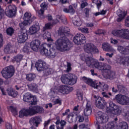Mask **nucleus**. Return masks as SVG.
I'll list each match as a JSON object with an SVG mask.
<instances>
[{
  "mask_svg": "<svg viewBox=\"0 0 129 129\" xmlns=\"http://www.w3.org/2000/svg\"><path fill=\"white\" fill-rule=\"evenodd\" d=\"M73 24L74 25V26H76L77 27H80V26L82 25V21L80 18L74 19L73 20Z\"/></svg>",
  "mask_w": 129,
  "mask_h": 129,
  "instance_id": "nucleus-39",
  "label": "nucleus"
},
{
  "mask_svg": "<svg viewBox=\"0 0 129 129\" xmlns=\"http://www.w3.org/2000/svg\"><path fill=\"white\" fill-rule=\"evenodd\" d=\"M52 24L51 23H48L45 24V27L43 28V31H46V30H49L52 28Z\"/></svg>",
  "mask_w": 129,
  "mask_h": 129,
  "instance_id": "nucleus-47",
  "label": "nucleus"
},
{
  "mask_svg": "<svg viewBox=\"0 0 129 129\" xmlns=\"http://www.w3.org/2000/svg\"><path fill=\"white\" fill-rule=\"evenodd\" d=\"M117 49L119 52L121 54H123V55H129V45L125 48L121 46H118Z\"/></svg>",
  "mask_w": 129,
  "mask_h": 129,
  "instance_id": "nucleus-26",
  "label": "nucleus"
},
{
  "mask_svg": "<svg viewBox=\"0 0 129 129\" xmlns=\"http://www.w3.org/2000/svg\"><path fill=\"white\" fill-rule=\"evenodd\" d=\"M40 53L41 55H45L49 58H55V56H56L55 50H53V48H50L49 50H48V49L46 48L45 47H43V48L41 49Z\"/></svg>",
  "mask_w": 129,
  "mask_h": 129,
  "instance_id": "nucleus-13",
  "label": "nucleus"
},
{
  "mask_svg": "<svg viewBox=\"0 0 129 129\" xmlns=\"http://www.w3.org/2000/svg\"><path fill=\"white\" fill-rule=\"evenodd\" d=\"M70 33V29L68 27H60L58 30V35L61 37L58 38L55 41V45L57 50H60L61 52L63 51H68L69 50V39L66 37L67 34Z\"/></svg>",
  "mask_w": 129,
  "mask_h": 129,
  "instance_id": "nucleus-1",
  "label": "nucleus"
},
{
  "mask_svg": "<svg viewBox=\"0 0 129 129\" xmlns=\"http://www.w3.org/2000/svg\"><path fill=\"white\" fill-rule=\"evenodd\" d=\"M117 88L120 92H122L123 93L125 90V88L122 85H117Z\"/></svg>",
  "mask_w": 129,
  "mask_h": 129,
  "instance_id": "nucleus-46",
  "label": "nucleus"
},
{
  "mask_svg": "<svg viewBox=\"0 0 129 129\" xmlns=\"http://www.w3.org/2000/svg\"><path fill=\"white\" fill-rule=\"evenodd\" d=\"M5 16V11L0 7V20H2Z\"/></svg>",
  "mask_w": 129,
  "mask_h": 129,
  "instance_id": "nucleus-53",
  "label": "nucleus"
},
{
  "mask_svg": "<svg viewBox=\"0 0 129 129\" xmlns=\"http://www.w3.org/2000/svg\"><path fill=\"white\" fill-rule=\"evenodd\" d=\"M111 112L115 115H119L121 113V108L117 105Z\"/></svg>",
  "mask_w": 129,
  "mask_h": 129,
  "instance_id": "nucleus-32",
  "label": "nucleus"
},
{
  "mask_svg": "<svg viewBox=\"0 0 129 129\" xmlns=\"http://www.w3.org/2000/svg\"><path fill=\"white\" fill-rule=\"evenodd\" d=\"M82 80L85 82V83H87V84H88L91 87L94 88V89H97L98 91H100V90L104 91V90H107V89H108V85L104 83H97L93 81L91 79L87 78L85 77L82 78Z\"/></svg>",
  "mask_w": 129,
  "mask_h": 129,
  "instance_id": "nucleus-3",
  "label": "nucleus"
},
{
  "mask_svg": "<svg viewBox=\"0 0 129 129\" xmlns=\"http://www.w3.org/2000/svg\"><path fill=\"white\" fill-rule=\"evenodd\" d=\"M6 127L7 129H12V124H10V123H7L6 124Z\"/></svg>",
  "mask_w": 129,
  "mask_h": 129,
  "instance_id": "nucleus-64",
  "label": "nucleus"
},
{
  "mask_svg": "<svg viewBox=\"0 0 129 129\" xmlns=\"http://www.w3.org/2000/svg\"><path fill=\"white\" fill-rule=\"evenodd\" d=\"M40 7L45 11V10H47L48 8V4L46 3V2L42 3L40 5Z\"/></svg>",
  "mask_w": 129,
  "mask_h": 129,
  "instance_id": "nucleus-52",
  "label": "nucleus"
},
{
  "mask_svg": "<svg viewBox=\"0 0 129 129\" xmlns=\"http://www.w3.org/2000/svg\"><path fill=\"white\" fill-rule=\"evenodd\" d=\"M120 127L121 129H128V125L126 122H121L120 123Z\"/></svg>",
  "mask_w": 129,
  "mask_h": 129,
  "instance_id": "nucleus-44",
  "label": "nucleus"
},
{
  "mask_svg": "<svg viewBox=\"0 0 129 129\" xmlns=\"http://www.w3.org/2000/svg\"><path fill=\"white\" fill-rule=\"evenodd\" d=\"M67 72H70V71H71V63L69 62H67Z\"/></svg>",
  "mask_w": 129,
  "mask_h": 129,
  "instance_id": "nucleus-54",
  "label": "nucleus"
},
{
  "mask_svg": "<svg viewBox=\"0 0 129 129\" xmlns=\"http://www.w3.org/2000/svg\"><path fill=\"white\" fill-rule=\"evenodd\" d=\"M30 90L33 91L34 92H38V85L36 83H32L27 85Z\"/></svg>",
  "mask_w": 129,
  "mask_h": 129,
  "instance_id": "nucleus-30",
  "label": "nucleus"
},
{
  "mask_svg": "<svg viewBox=\"0 0 129 129\" xmlns=\"http://www.w3.org/2000/svg\"><path fill=\"white\" fill-rule=\"evenodd\" d=\"M117 15L118 16L119 18H124V17H125V12H124V11L119 9L117 11Z\"/></svg>",
  "mask_w": 129,
  "mask_h": 129,
  "instance_id": "nucleus-43",
  "label": "nucleus"
},
{
  "mask_svg": "<svg viewBox=\"0 0 129 129\" xmlns=\"http://www.w3.org/2000/svg\"><path fill=\"white\" fill-rule=\"evenodd\" d=\"M78 29L82 33H85V34H88L89 33V29L87 28H79Z\"/></svg>",
  "mask_w": 129,
  "mask_h": 129,
  "instance_id": "nucleus-49",
  "label": "nucleus"
},
{
  "mask_svg": "<svg viewBox=\"0 0 129 129\" xmlns=\"http://www.w3.org/2000/svg\"><path fill=\"white\" fill-rule=\"evenodd\" d=\"M4 52L6 54H10L13 53V47L10 44H8L4 48Z\"/></svg>",
  "mask_w": 129,
  "mask_h": 129,
  "instance_id": "nucleus-36",
  "label": "nucleus"
},
{
  "mask_svg": "<svg viewBox=\"0 0 129 129\" xmlns=\"http://www.w3.org/2000/svg\"><path fill=\"white\" fill-rule=\"evenodd\" d=\"M44 112V108L41 106H35L30 107L28 109L21 110L19 112V117H24V116H28V115H35L37 113H43Z\"/></svg>",
  "mask_w": 129,
  "mask_h": 129,
  "instance_id": "nucleus-2",
  "label": "nucleus"
},
{
  "mask_svg": "<svg viewBox=\"0 0 129 129\" xmlns=\"http://www.w3.org/2000/svg\"><path fill=\"white\" fill-rule=\"evenodd\" d=\"M85 61L86 62V64H87L88 67H91L93 65L94 58L89 56L87 57V59Z\"/></svg>",
  "mask_w": 129,
  "mask_h": 129,
  "instance_id": "nucleus-33",
  "label": "nucleus"
},
{
  "mask_svg": "<svg viewBox=\"0 0 129 129\" xmlns=\"http://www.w3.org/2000/svg\"><path fill=\"white\" fill-rule=\"evenodd\" d=\"M102 62H99L98 60L94 59L93 62V66H94L95 68L101 70V68L102 67Z\"/></svg>",
  "mask_w": 129,
  "mask_h": 129,
  "instance_id": "nucleus-34",
  "label": "nucleus"
},
{
  "mask_svg": "<svg viewBox=\"0 0 129 129\" xmlns=\"http://www.w3.org/2000/svg\"><path fill=\"white\" fill-rule=\"evenodd\" d=\"M89 12H90V9L89 8H86L84 9V13L86 18H88V17H89Z\"/></svg>",
  "mask_w": 129,
  "mask_h": 129,
  "instance_id": "nucleus-51",
  "label": "nucleus"
},
{
  "mask_svg": "<svg viewBox=\"0 0 129 129\" xmlns=\"http://www.w3.org/2000/svg\"><path fill=\"white\" fill-rule=\"evenodd\" d=\"M45 12V10L44 9L41 8L40 10L37 11L38 14V16H44V13Z\"/></svg>",
  "mask_w": 129,
  "mask_h": 129,
  "instance_id": "nucleus-56",
  "label": "nucleus"
},
{
  "mask_svg": "<svg viewBox=\"0 0 129 129\" xmlns=\"http://www.w3.org/2000/svg\"><path fill=\"white\" fill-rule=\"evenodd\" d=\"M105 78L106 79H113L115 78V72L110 70L109 72L106 73L105 74Z\"/></svg>",
  "mask_w": 129,
  "mask_h": 129,
  "instance_id": "nucleus-29",
  "label": "nucleus"
},
{
  "mask_svg": "<svg viewBox=\"0 0 129 129\" xmlns=\"http://www.w3.org/2000/svg\"><path fill=\"white\" fill-rule=\"evenodd\" d=\"M57 120L55 122L56 127L57 129H64V126L67 124V122L66 121L64 120H61L60 121V119L58 117H56Z\"/></svg>",
  "mask_w": 129,
  "mask_h": 129,
  "instance_id": "nucleus-19",
  "label": "nucleus"
},
{
  "mask_svg": "<svg viewBox=\"0 0 129 129\" xmlns=\"http://www.w3.org/2000/svg\"><path fill=\"white\" fill-rule=\"evenodd\" d=\"M23 55L18 54L14 57L12 59V62H16L17 63H20L23 59Z\"/></svg>",
  "mask_w": 129,
  "mask_h": 129,
  "instance_id": "nucleus-35",
  "label": "nucleus"
},
{
  "mask_svg": "<svg viewBox=\"0 0 129 129\" xmlns=\"http://www.w3.org/2000/svg\"><path fill=\"white\" fill-rule=\"evenodd\" d=\"M98 123L96 124L97 126V129H100L101 126H105L104 123L108 121V115L106 113H103L102 112H98Z\"/></svg>",
  "mask_w": 129,
  "mask_h": 129,
  "instance_id": "nucleus-5",
  "label": "nucleus"
},
{
  "mask_svg": "<svg viewBox=\"0 0 129 129\" xmlns=\"http://www.w3.org/2000/svg\"><path fill=\"white\" fill-rule=\"evenodd\" d=\"M92 104L90 101H88L86 104V107L84 110V114L85 116H89L92 112Z\"/></svg>",
  "mask_w": 129,
  "mask_h": 129,
  "instance_id": "nucleus-20",
  "label": "nucleus"
},
{
  "mask_svg": "<svg viewBox=\"0 0 129 129\" xmlns=\"http://www.w3.org/2000/svg\"><path fill=\"white\" fill-rule=\"evenodd\" d=\"M111 69V66L109 64H107V63H103L102 64V67L101 68V70H102V72L104 73H107V72H109Z\"/></svg>",
  "mask_w": 129,
  "mask_h": 129,
  "instance_id": "nucleus-28",
  "label": "nucleus"
},
{
  "mask_svg": "<svg viewBox=\"0 0 129 129\" xmlns=\"http://www.w3.org/2000/svg\"><path fill=\"white\" fill-rule=\"evenodd\" d=\"M82 2L83 3L81 4V9H84L85 7L88 6V4L87 2H83V1H82Z\"/></svg>",
  "mask_w": 129,
  "mask_h": 129,
  "instance_id": "nucleus-59",
  "label": "nucleus"
},
{
  "mask_svg": "<svg viewBox=\"0 0 129 129\" xmlns=\"http://www.w3.org/2000/svg\"><path fill=\"white\" fill-rule=\"evenodd\" d=\"M61 81L63 84L74 85L77 82V76L72 74L63 75L61 77Z\"/></svg>",
  "mask_w": 129,
  "mask_h": 129,
  "instance_id": "nucleus-4",
  "label": "nucleus"
},
{
  "mask_svg": "<svg viewBox=\"0 0 129 129\" xmlns=\"http://www.w3.org/2000/svg\"><path fill=\"white\" fill-rule=\"evenodd\" d=\"M10 109L14 115H18V111H17L16 108L14 107L13 106H10Z\"/></svg>",
  "mask_w": 129,
  "mask_h": 129,
  "instance_id": "nucleus-48",
  "label": "nucleus"
},
{
  "mask_svg": "<svg viewBox=\"0 0 129 129\" xmlns=\"http://www.w3.org/2000/svg\"><path fill=\"white\" fill-rule=\"evenodd\" d=\"M77 96L79 99V100H83V92L81 91H79L77 92Z\"/></svg>",
  "mask_w": 129,
  "mask_h": 129,
  "instance_id": "nucleus-45",
  "label": "nucleus"
},
{
  "mask_svg": "<svg viewBox=\"0 0 129 129\" xmlns=\"http://www.w3.org/2000/svg\"><path fill=\"white\" fill-rule=\"evenodd\" d=\"M69 13L72 14L73 15L75 13V11L74 10V9H73V7L71 5L69 7Z\"/></svg>",
  "mask_w": 129,
  "mask_h": 129,
  "instance_id": "nucleus-55",
  "label": "nucleus"
},
{
  "mask_svg": "<svg viewBox=\"0 0 129 129\" xmlns=\"http://www.w3.org/2000/svg\"><path fill=\"white\" fill-rule=\"evenodd\" d=\"M115 99L119 104L121 105H128L129 98L125 95L118 94L115 96Z\"/></svg>",
  "mask_w": 129,
  "mask_h": 129,
  "instance_id": "nucleus-10",
  "label": "nucleus"
},
{
  "mask_svg": "<svg viewBox=\"0 0 129 129\" xmlns=\"http://www.w3.org/2000/svg\"><path fill=\"white\" fill-rule=\"evenodd\" d=\"M110 40L111 44H117L118 41L116 39L111 38Z\"/></svg>",
  "mask_w": 129,
  "mask_h": 129,
  "instance_id": "nucleus-63",
  "label": "nucleus"
},
{
  "mask_svg": "<svg viewBox=\"0 0 129 129\" xmlns=\"http://www.w3.org/2000/svg\"><path fill=\"white\" fill-rule=\"evenodd\" d=\"M36 78V75L34 74H28L26 75V79L28 81H33V80H35V79Z\"/></svg>",
  "mask_w": 129,
  "mask_h": 129,
  "instance_id": "nucleus-38",
  "label": "nucleus"
},
{
  "mask_svg": "<svg viewBox=\"0 0 129 129\" xmlns=\"http://www.w3.org/2000/svg\"><path fill=\"white\" fill-rule=\"evenodd\" d=\"M94 49V45L92 43H89L84 46V51L88 54H89V53H92Z\"/></svg>",
  "mask_w": 129,
  "mask_h": 129,
  "instance_id": "nucleus-24",
  "label": "nucleus"
},
{
  "mask_svg": "<svg viewBox=\"0 0 129 129\" xmlns=\"http://www.w3.org/2000/svg\"><path fill=\"white\" fill-rule=\"evenodd\" d=\"M4 41L3 38V34H0V48H2L3 47V41Z\"/></svg>",
  "mask_w": 129,
  "mask_h": 129,
  "instance_id": "nucleus-60",
  "label": "nucleus"
},
{
  "mask_svg": "<svg viewBox=\"0 0 129 129\" xmlns=\"http://www.w3.org/2000/svg\"><path fill=\"white\" fill-rule=\"evenodd\" d=\"M35 67L38 71H44L45 69H47L46 62L43 60L39 59L35 63Z\"/></svg>",
  "mask_w": 129,
  "mask_h": 129,
  "instance_id": "nucleus-15",
  "label": "nucleus"
},
{
  "mask_svg": "<svg viewBox=\"0 0 129 129\" xmlns=\"http://www.w3.org/2000/svg\"><path fill=\"white\" fill-rule=\"evenodd\" d=\"M78 118L79 119V122H83V121H84V117H83V116L79 115L78 116Z\"/></svg>",
  "mask_w": 129,
  "mask_h": 129,
  "instance_id": "nucleus-58",
  "label": "nucleus"
},
{
  "mask_svg": "<svg viewBox=\"0 0 129 129\" xmlns=\"http://www.w3.org/2000/svg\"><path fill=\"white\" fill-rule=\"evenodd\" d=\"M114 36L122 38L123 39H128L129 40V30L126 29H122L118 30L113 32Z\"/></svg>",
  "mask_w": 129,
  "mask_h": 129,
  "instance_id": "nucleus-7",
  "label": "nucleus"
},
{
  "mask_svg": "<svg viewBox=\"0 0 129 129\" xmlns=\"http://www.w3.org/2000/svg\"><path fill=\"white\" fill-rule=\"evenodd\" d=\"M54 104H57L58 103H61V99L60 98L56 99L53 101Z\"/></svg>",
  "mask_w": 129,
  "mask_h": 129,
  "instance_id": "nucleus-62",
  "label": "nucleus"
},
{
  "mask_svg": "<svg viewBox=\"0 0 129 129\" xmlns=\"http://www.w3.org/2000/svg\"><path fill=\"white\" fill-rule=\"evenodd\" d=\"M108 103L109 107H106V111L108 113H111V111H112L117 105L111 100L108 101Z\"/></svg>",
  "mask_w": 129,
  "mask_h": 129,
  "instance_id": "nucleus-22",
  "label": "nucleus"
},
{
  "mask_svg": "<svg viewBox=\"0 0 129 129\" xmlns=\"http://www.w3.org/2000/svg\"><path fill=\"white\" fill-rule=\"evenodd\" d=\"M102 48L104 51H106V52H115V50L114 48L108 43H104L102 44Z\"/></svg>",
  "mask_w": 129,
  "mask_h": 129,
  "instance_id": "nucleus-21",
  "label": "nucleus"
},
{
  "mask_svg": "<svg viewBox=\"0 0 129 129\" xmlns=\"http://www.w3.org/2000/svg\"><path fill=\"white\" fill-rule=\"evenodd\" d=\"M43 71L44 76H48L50 75V74L53 73V70H52V69L48 68V67H47V68Z\"/></svg>",
  "mask_w": 129,
  "mask_h": 129,
  "instance_id": "nucleus-40",
  "label": "nucleus"
},
{
  "mask_svg": "<svg viewBox=\"0 0 129 129\" xmlns=\"http://www.w3.org/2000/svg\"><path fill=\"white\" fill-rule=\"evenodd\" d=\"M8 95L10 96H12V97H17L18 95V92L12 88H8L7 89Z\"/></svg>",
  "mask_w": 129,
  "mask_h": 129,
  "instance_id": "nucleus-31",
  "label": "nucleus"
},
{
  "mask_svg": "<svg viewBox=\"0 0 129 129\" xmlns=\"http://www.w3.org/2000/svg\"><path fill=\"white\" fill-rule=\"evenodd\" d=\"M94 98H95V103L96 106L97 108L100 109H103L105 106L107 104L105 100L103 98L100 97H97L96 96H94Z\"/></svg>",
  "mask_w": 129,
  "mask_h": 129,
  "instance_id": "nucleus-12",
  "label": "nucleus"
},
{
  "mask_svg": "<svg viewBox=\"0 0 129 129\" xmlns=\"http://www.w3.org/2000/svg\"><path fill=\"white\" fill-rule=\"evenodd\" d=\"M73 41L76 45L85 44V43H86V37L82 33L77 34L74 37Z\"/></svg>",
  "mask_w": 129,
  "mask_h": 129,
  "instance_id": "nucleus-11",
  "label": "nucleus"
},
{
  "mask_svg": "<svg viewBox=\"0 0 129 129\" xmlns=\"http://www.w3.org/2000/svg\"><path fill=\"white\" fill-rule=\"evenodd\" d=\"M117 63L119 64H122V65H128L129 64V57L125 56L123 58H120L117 60Z\"/></svg>",
  "mask_w": 129,
  "mask_h": 129,
  "instance_id": "nucleus-27",
  "label": "nucleus"
},
{
  "mask_svg": "<svg viewBox=\"0 0 129 129\" xmlns=\"http://www.w3.org/2000/svg\"><path fill=\"white\" fill-rule=\"evenodd\" d=\"M41 42L40 40L38 39H35L32 40L30 44V48L33 50V51H37L40 47Z\"/></svg>",
  "mask_w": 129,
  "mask_h": 129,
  "instance_id": "nucleus-18",
  "label": "nucleus"
},
{
  "mask_svg": "<svg viewBox=\"0 0 129 129\" xmlns=\"http://www.w3.org/2000/svg\"><path fill=\"white\" fill-rule=\"evenodd\" d=\"M40 26L37 24L33 25L30 27L29 31L30 35L36 34L38 31H40Z\"/></svg>",
  "mask_w": 129,
  "mask_h": 129,
  "instance_id": "nucleus-23",
  "label": "nucleus"
},
{
  "mask_svg": "<svg viewBox=\"0 0 129 129\" xmlns=\"http://www.w3.org/2000/svg\"><path fill=\"white\" fill-rule=\"evenodd\" d=\"M6 32L8 36H13V34L15 33V30L12 27H9L6 30Z\"/></svg>",
  "mask_w": 129,
  "mask_h": 129,
  "instance_id": "nucleus-42",
  "label": "nucleus"
},
{
  "mask_svg": "<svg viewBox=\"0 0 129 129\" xmlns=\"http://www.w3.org/2000/svg\"><path fill=\"white\" fill-rule=\"evenodd\" d=\"M108 126L109 129L113 128L115 126H117V122L112 121L108 123Z\"/></svg>",
  "mask_w": 129,
  "mask_h": 129,
  "instance_id": "nucleus-41",
  "label": "nucleus"
},
{
  "mask_svg": "<svg viewBox=\"0 0 129 129\" xmlns=\"http://www.w3.org/2000/svg\"><path fill=\"white\" fill-rule=\"evenodd\" d=\"M30 22H29V21H26V20L25 21L24 20L23 22L20 23L19 25L20 28L21 29V32H22L23 30H26L25 29V27H26V26L28 25H30Z\"/></svg>",
  "mask_w": 129,
  "mask_h": 129,
  "instance_id": "nucleus-37",
  "label": "nucleus"
},
{
  "mask_svg": "<svg viewBox=\"0 0 129 129\" xmlns=\"http://www.w3.org/2000/svg\"><path fill=\"white\" fill-rule=\"evenodd\" d=\"M17 40L18 42L20 43V44H22V43H25V41L28 40L27 30H23L21 31V34L18 36Z\"/></svg>",
  "mask_w": 129,
  "mask_h": 129,
  "instance_id": "nucleus-16",
  "label": "nucleus"
},
{
  "mask_svg": "<svg viewBox=\"0 0 129 129\" xmlns=\"http://www.w3.org/2000/svg\"><path fill=\"white\" fill-rule=\"evenodd\" d=\"M95 34H96V35H101V34H103V31L101 29H98L95 31Z\"/></svg>",
  "mask_w": 129,
  "mask_h": 129,
  "instance_id": "nucleus-61",
  "label": "nucleus"
},
{
  "mask_svg": "<svg viewBox=\"0 0 129 129\" xmlns=\"http://www.w3.org/2000/svg\"><path fill=\"white\" fill-rule=\"evenodd\" d=\"M102 95L103 96V97H105V98H110V96H111V93H108V94L105 92H103L101 93ZM108 95H110L108 96Z\"/></svg>",
  "mask_w": 129,
  "mask_h": 129,
  "instance_id": "nucleus-50",
  "label": "nucleus"
},
{
  "mask_svg": "<svg viewBox=\"0 0 129 129\" xmlns=\"http://www.w3.org/2000/svg\"><path fill=\"white\" fill-rule=\"evenodd\" d=\"M3 77L5 79H9L12 78L15 74V69L13 66L7 67L3 69L1 72Z\"/></svg>",
  "mask_w": 129,
  "mask_h": 129,
  "instance_id": "nucleus-6",
  "label": "nucleus"
},
{
  "mask_svg": "<svg viewBox=\"0 0 129 129\" xmlns=\"http://www.w3.org/2000/svg\"><path fill=\"white\" fill-rule=\"evenodd\" d=\"M80 57H81V60H83V61H85L87 58V57H89V56H86V54L82 53L80 54Z\"/></svg>",
  "mask_w": 129,
  "mask_h": 129,
  "instance_id": "nucleus-57",
  "label": "nucleus"
},
{
  "mask_svg": "<svg viewBox=\"0 0 129 129\" xmlns=\"http://www.w3.org/2000/svg\"><path fill=\"white\" fill-rule=\"evenodd\" d=\"M41 121L42 117L41 116H36L30 119L29 123L31 125H35L36 127H38Z\"/></svg>",
  "mask_w": 129,
  "mask_h": 129,
  "instance_id": "nucleus-14",
  "label": "nucleus"
},
{
  "mask_svg": "<svg viewBox=\"0 0 129 129\" xmlns=\"http://www.w3.org/2000/svg\"><path fill=\"white\" fill-rule=\"evenodd\" d=\"M23 100L25 102H31L32 105H36L37 102H38L37 97L32 96V94L30 93H26L23 96Z\"/></svg>",
  "mask_w": 129,
  "mask_h": 129,
  "instance_id": "nucleus-9",
  "label": "nucleus"
},
{
  "mask_svg": "<svg viewBox=\"0 0 129 129\" xmlns=\"http://www.w3.org/2000/svg\"><path fill=\"white\" fill-rule=\"evenodd\" d=\"M5 15L9 18L16 17V15H17V7L15 5H10L7 7L5 10Z\"/></svg>",
  "mask_w": 129,
  "mask_h": 129,
  "instance_id": "nucleus-8",
  "label": "nucleus"
},
{
  "mask_svg": "<svg viewBox=\"0 0 129 129\" xmlns=\"http://www.w3.org/2000/svg\"><path fill=\"white\" fill-rule=\"evenodd\" d=\"M73 90V88L66 85L60 86L58 89V92L62 94H68Z\"/></svg>",
  "mask_w": 129,
  "mask_h": 129,
  "instance_id": "nucleus-17",
  "label": "nucleus"
},
{
  "mask_svg": "<svg viewBox=\"0 0 129 129\" xmlns=\"http://www.w3.org/2000/svg\"><path fill=\"white\" fill-rule=\"evenodd\" d=\"M32 17V14L28 12H26L24 15L23 19L24 21H27L29 24H31L32 22H33L35 19L36 17H33V18H31Z\"/></svg>",
  "mask_w": 129,
  "mask_h": 129,
  "instance_id": "nucleus-25",
  "label": "nucleus"
}]
</instances>
